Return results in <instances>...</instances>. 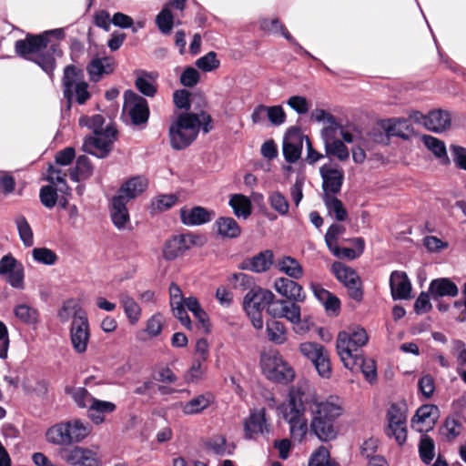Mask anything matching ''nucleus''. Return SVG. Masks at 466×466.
I'll return each instance as SVG.
<instances>
[{
    "label": "nucleus",
    "mask_w": 466,
    "mask_h": 466,
    "mask_svg": "<svg viewBox=\"0 0 466 466\" xmlns=\"http://www.w3.org/2000/svg\"><path fill=\"white\" fill-rule=\"evenodd\" d=\"M311 397L312 400L307 405L310 413L309 433L322 442L337 439V420L343 413L342 406L329 400L319 401L312 390Z\"/></svg>",
    "instance_id": "f257e3e1"
},
{
    "label": "nucleus",
    "mask_w": 466,
    "mask_h": 466,
    "mask_svg": "<svg viewBox=\"0 0 466 466\" xmlns=\"http://www.w3.org/2000/svg\"><path fill=\"white\" fill-rule=\"evenodd\" d=\"M205 134L212 130V118L209 114L182 112L177 115L168 128L170 146L175 150H183L189 147L198 137L199 129Z\"/></svg>",
    "instance_id": "f03ea898"
},
{
    "label": "nucleus",
    "mask_w": 466,
    "mask_h": 466,
    "mask_svg": "<svg viewBox=\"0 0 466 466\" xmlns=\"http://www.w3.org/2000/svg\"><path fill=\"white\" fill-rule=\"evenodd\" d=\"M311 400V390L299 386L290 389L288 403L279 407L284 420L289 425L290 437L295 441L300 442L309 431L304 412Z\"/></svg>",
    "instance_id": "7ed1b4c3"
},
{
    "label": "nucleus",
    "mask_w": 466,
    "mask_h": 466,
    "mask_svg": "<svg viewBox=\"0 0 466 466\" xmlns=\"http://www.w3.org/2000/svg\"><path fill=\"white\" fill-rule=\"evenodd\" d=\"M88 422L81 420H68L50 427L46 433L47 442L57 446H69L81 442L90 433Z\"/></svg>",
    "instance_id": "20e7f679"
},
{
    "label": "nucleus",
    "mask_w": 466,
    "mask_h": 466,
    "mask_svg": "<svg viewBox=\"0 0 466 466\" xmlns=\"http://www.w3.org/2000/svg\"><path fill=\"white\" fill-rule=\"evenodd\" d=\"M62 90L67 109H70L74 98L77 104L84 105L91 96L88 84L84 79V71L74 65H68L64 68Z\"/></svg>",
    "instance_id": "39448f33"
},
{
    "label": "nucleus",
    "mask_w": 466,
    "mask_h": 466,
    "mask_svg": "<svg viewBox=\"0 0 466 466\" xmlns=\"http://www.w3.org/2000/svg\"><path fill=\"white\" fill-rule=\"evenodd\" d=\"M300 353L315 367L323 379H329L332 374L329 354L327 349L317 342H304L299 346Z\"/></svg>",
    "instance_id": "423d86ee"
},
{
    "label": "nucleus",
    "mask_w": 466,
    "mask_h": 466,
    "mask_svg": "<svg viewBox=\"0 0 466 466\" xmlns=\"http://www.w3.org/2000/svg\"><path fill=\"white\" fill-rule=\"evenodd\" d=\"M116 135L117 130L114 126H106L102 134L86 137L82 145V150L98 158H105L111 152Z\"/></svg>",
    "instance_id": "0eeeda50"
},
{
    "label": "nucleus",
    "mask_w": 466,
    "mask_h": 466,
    "mask_svg": "<svg viewBox=\"0 0 466 466\" xmlns=\"http://www.w3.org/2000/svg\"><path fill=\"white\" fill-rule=\"evenodd\" d=\"M123 113L127 114L134 126L145 125L149 118V107L146 98L133 90L124 93Z\"/></svg>",
    "instance_id": "6e6552de"
},
{
    "label": "nucleus",
    "mask_w": 466,
    "mask_h": 466,
    "mask_svg": "<svg viewBox=\"0 0 466 466\" xmlns=\"http://www.w3.org/2000/svg\"><path fill=\"white\" fill-rule=\"evenodd\" d=\"M262 368L268 379L279 383H288L295 377L291 366L276 352L263 358Z\"/></svg>",
    "instance_id": "1a4fd4ad"
},
{
    "label": "nucleus",
    "mask_w": 466,
    "mask_h": 466,
    "mask_svg": "<svg viewBox=\"0 0 466 466\" xmlns=\"http://www.w3.org/2000/svg\"><path fill=\"white\" fill-rule=\"evenodd\" d=\"M332 272L336 279L347 288L349 296L352 299L358 302L362 300L363 289L361 281L353 268L341 262H334L332 264Z\"/></svg>",
    "instance_id": "9d476101"
},
{
    "label": "nucleus",
    "mask_w": 466,
    "mask_h": 466,
    "mask_svg": "<svg viewBox=\"0 0 466 466\" xmlns=\"http://www.w3.org/2000/svg\"><path fill=\"white\" fill-rule=\"evenodd\" d=\"M387 420L386 435L394 438L396 442L402 446L407 441L405 411L397 403H392L387 411Z\"/></svg>",
    "instance_id": "9b49d317"
},
{
    "label": "nucleus",
    "mask_w": 466,
    "mask_h": 466,
    "mask_svg": "<svg viewBox=\"0 0 466 466\" xmlns=\"http://www.w3.org/2000/svg\"><path fill=\"white\" fill-rule=\"evenodd\" d=\"M59 454L63 461L72 466L101 465V461L96 452L81 446L61 449Z\"/></svg>",
    "instance_id": "f8f14e48"
},
{
    "label": "nucleus",
    "mask_w": 466,
    "mask_h": 466,
    "mask_svg": "<svg viewBox=\"0 0 466 466\" xmlns=\"http://www.w3.org/2000/svg\"><path fill=\"white\" fill-rule=\"evenodd\" d=\"M265 408L250 410L248 416L244 420V437L246 440H255L258 435H266L270 431Z\"/></svg>",
    "instance_id": "ddd939ff"
},
{
    "label": "nucleus",
    "mask_w": 466,
    "mask_h": 466,
    "mask_svg": "<svg viewBox=\"0 0 466 466\" xmlns=\"http://www.w3.org/2000/svg\"><path fill=\"white\" fill-rule=\"evenodd\" d=\"M324 196H335L339 193L344 181V171L339 166L324 164L319 168Z\"/></svg>",
    "instance_id": "4468645a"
},
{
    "label": "nucleus",
    "mask_w": 466,
    "mask_h": 466,
    "mask_svg": "<svg viewBox=\"0 0 466 466\" xmlns=\"http://www.w3.org/2000/svg\"><path fill=\"white\" fill-rule=\"evenodd\" d=\"M303 138L300 129L297 127H289L284 137L282 152L285 160L293 164L296 163L302 152Z\"/></svg>",
    "instance_id": "2eb2a0df"
},
{
    "label": "nucleus",
    "mask_w": 466,
    "mask_h": 466,
    "mask_svg": "<svg viewBox=\"0 0 466 466\" xmlns=\"http://www.w3.org/2000/svg\"><path fill=\"white\" fill-rule=\"evenodd\" d=\"M90 339V329L87 316L73 319L70 327V339L76 352L81 354L86 351Z\"/></svg>",
    "instance_id": "dca6fc26"
},
{
    "label": "nucleus",
    "mask_w": 466,
    "mask_h": 466,
    "mask_svg": "<svg viewBox=\"0 0 466 466\" xmlns=\"http://www.w3.org/2000/svg\"><path fill=\"white\" fill-rule=\"evenodd\" d=\"M197 237L193 234H181L167 239L163 247V258L166 260H174L182 256L196 244Z\"/></svg>",
    "instance_id": "f3484780"
},
{
    "label": "nucleus",
    "mask_w": 466,
    "mask_h": 466,
    "mask_svg": "<svg viewBox=\"0 0 466 466\" xmlns=\"http://www.w3.org/2000/svg\"><path fill=\"white\" fill-rule=\"evenodd\" d=\"M49 43L50 40L46 39V35L28 34L25 39L15 42V50L19 56L31 61L34 57L30 56H36L37 53L47 48Z\"/></svg>",
    "instance_id": "a211bd4d"
},
{
    "label": "nucleus",
    "mask_w": 466,
    "mask_h": 466,
    "mask_svg": "<svg viewBox=\"0 0 466 466\" xmlns=\"http://www.w3.org/2000/svg\"><path fill=\"white\" fill-rule=\"evenodd\" d=\"M215 217V211L201 206L183 207L179 210L180 221L187 227H197L209 223Z\"/></svg>",
    "instance_id": "6ab92c4d"
},
{
    "label": "nucleus",
    "mask_w": 466,
    "mask_h": 466,
    "mask_svg": "<svg viewBox=\"0 0 466 466\" xmlns=\"http://www.w3.org/2000/svg\"><path fill=\"white\" fill-rule=\"evenodd\" d=\"M273 299L275 295L272 291L260 287L252 288L244 297L243 309L247 313L263 311Z\"/></svg>",
    "instance_id": "aec40b11"
},
{
    "label": "nucleus",
    "mask_w": 466,
    "mask_h": 466,
    "mask_svg": "<svg viewBox=\"0 0 466 466\" xmlns=\"http://www.w3.org/2000/svg\"><path fill=\"white\" fill-rule=\"evenodd\" d=\"M170 307L175 318L188 330L192 329L191 319L184 309V299L178 285L172 282L169 286Z\"/></svg>",
    "instance_id": "412c9836"
},
{
    "label": "nucleus",
    "mask_w": 466,
    "mask_h": 466,
    "mask_svg": "<svg viewBox=\"0 0 466 466\" xmlns=\"http://www.w3.org/2000/svg\"><path fill=\"white\" fill-rule=\"evenodd\" d=\"M62 55L63 52L59 44L54 43L50 46L48 45L47 48L37 53L31 61L38 65L43 71L53 78L54 70L56 68V58L61 57Z\"/></svg>",
    "instance_id": "4be33fe9"
},
{
    "label": "nucleus",
    "mask_w": 466,
    "mask_h": 466,
    "mask_svg": "<svg viewBox=\"0 0 466 466\" xmlns=\"http://www.w3.org/2000/svg\"><path fill=\"white\" fill-rule=\"evenodd\" d=\"M274 289L279 294L287 298L289 301L304 302L306 299L302 286L289 278L281 277L276 279Z\"/></svg>",
    "instance_id": "5701e85b"
},
{
    "label": "nucleus",
    "mask_w": 466,
    "mask_h": 466,
    "mask_svg": "<svg viewBox=\"0 0 466 466\" xmlns=\"http://www.w3.org/2000/svg\"><path fill=\"white\" fill-rule=\"evenodd\" d=\"M115 68L116 62L111 56L94 57L86 65L89 80L94 83L99 82L104 76L112 74Z\"/></svg>",
    "instance_id": "b1692460"
},
{
    "label": "nucleus",
    "mask_w": 466,
    "mask_h": 466,
    "mask_svg": "<svg viewBox=\"0 0 466 466\" xmlns=\"http://www.w3.org/2000/svg\"><path fill=\"white\" fill-rule=\"evenodd\" d=\"M390 288L393 300L410 298L411 283L404 271L394 270L390 277Z\"/></svg>",
    "instance_id": "393cba45"
},
{
    "label": "nucleus",
    "mask_w": 466,
    "mask_h": 466,
    "mask_svg": "<svg viewBox=\"0 0 466 466\" xmlns=\"http://www.w3.org/2000/svg\"><path fill=\"white\" fill-rule=\"evenodd\" d=\"M274 254L270 249H266L253 256L252 258H246L239 265V268L249 270L256 273L266 272L270 268L273 264Z\"/></svg>",
    "instance_id": "a878e982"
},
{
    "label": "nucleus",
    "mask_w": 466,
    "mask_h": 466,
    "mask_svg": "<svg viewBox=\"0 0 466 466\" xmlns=\"http://www.w3.org/2000/svg\"><path fill=\"white\" fill-rule=\"evenodd\" d=\"M381 127L386 132L388 137H398L404 140L410 138L413 134V127L410 120L405 118H392L383 120Z\"/></svg>",
    "instance_id": "bb28decb"
},
{
    "label": "nucleus",
    "mask_w": 466,
    "mask_h": 466,
    "mask_svg": "<svg viewBox=\"0 0 466 466\" xmlns=\"http://www.w3.org/2000/svg\"><path fill=\"white\" fill-rule=\"evenodd\" d=\"M429 293L434 301H438L442 297H456L459 293V289L451 279L439 278L431 281Z\"/></svg>",
    "instance_id": "cd10ccee"
},
{
    "label": "nucleus",
    "mask_w": 466,
    "mask_h": 466,
    "mask_svg": "<svg viewBox=\"0 0 466 466\" xmlns=\"http://www.w3.org/2000/svg\"><path fill=\"white\" fill-rule=\"evenodd\" d=\"M361 347L353 343V339L344 331H339L337 338L336 349L343 365L348 364L360 355L359 350Z\"/></svg>",
    "instance_id": "c85d7f7f"
},
{
    "label": "nucleus",
    "mask_w": 466,
    "mask_h": 466,
    "mask_svg": "<svg viewBox=\"0 0 466 466\" xmlns=\"http://www.w3.org/2000/svg\"><path fill=\"white\" fill-rule=\"evenodd\" d=\"M344 367L351 371L360 370L370 383H373L377 380L376 362L371 359H365L361 354L355 356L349 365L345 364Z\"/></svg>",
    "instance_id": "c756f323"
},
{
    "label": "nucleus",
    "mask_w": 466,
    "mask_h": 466,
    "mask_svg": "<svg viewBox=\"0 0 466 466\" xmlns=\"http://www.w3.org/2000/svg\"><path fill=\"white\" fill-rule=\"evenodd\" d=\"M127 204V202H125L121 196H114L111 199V220L114 226L120 230L125 229L130 220Z\"/></svg>",
    "instance_id": "7c9ffc66"
},
{
    "label": "nucleus",
    "mask_w": 466,
    "mask_h": 466,
    "mask_svg": "<svg viewBox=\"0 0 466 466\" xmlns=\"http://www.w3.org/2000/svg\"><path fill=\"white\" fill-rule=\"evenodd\" d=\"M451 124V117L450 113L442 109H437L427 114L424 127L431 132L441 133L447 130Z\"/></svg>",
    "instance_id": "2f4dec72"
},
{
    "label": "nucleus",
    "mask_w": 466,
    "mask_h": 466,
    "mask_svg": "<svg viewBox=\"0 0 466 466\" xmlns=\"http://www.w3.org/2000/svg\"><path fill=\"white\" fill-rule=\"evenodd\" d=\"M147 187V182L144 177H133L122 184L116 196H121L125 202H128L144 192Z\"/></svg>",
    "instance_id": "473e14b6"
},
{
    "label": "nucleus",
    "mask_w": 466,
    "mask_h": 466,
    "mask_svg": "<svg viewBox=\"0 0 466 466\" xmlns=\"http://www.w3.org/2000/svg\"><path fill=\"white\" fill-rule=\"evenodd\" d=\"M217 233L222 238H237L241 234L238 222L231 217H219L214 223Z\"/></svg>",
    "instance_id": "72a5a7b5"
},
{
    "label": "nucleus",
    "mask_w": 466,
    "mask_h": 466,
    "mask_svg": "<svg viewBox=\"0 0 466 466\" xmlns=\"http://www.w3.org/2000/svg\"><path fill=\"white\" fill-rule=\"evenodd\" d=\"M213 400L214 396L211 392L199 394L187 401L182 407V411L185 415L199 414L208 408Z\"/></svg>",
    "instance_id": "f704fd0d"
},
{
    "label": "nucleus",
    "mask_w": 466,
    "mask_h": 466,
    "mask_svg": "<svg viewBox=\"0 0 466 466\" xmlns=\"http://www.w3.org/2000/svg\"><path fill=\"white\" fill-rule=\"evenodd\" d=\"M439 409L436 405L433 404H424L421 405L415 412L414 416L411 419L412 425L414 423H427L428 429L431 430L435 425L437 417H438Z\"/></svg>",
    "instance_id": "c9c22d12"
},
{
    "label": "nucleus",
    "mask_w": 466,
    "mask_h": 466,
    "mask_svg": "<svg viewBox=\"0 0 466 466\" xmlns=\"http://www.w3.org/2000/svg\"><path fill=\"white\" fill-rule=\"evenodd\" d=\"M184 309H188L196 319L200 323L206 333L210 331V323L208 313L202 309L198 299L190 296L184 299Z\"/></svg>",
    "instance_id": "e433bc0d"
},
{
    "label": "nucleus",
    "mask_w": 466,
    "mask_h": 466,
    "mask_svg": "<svg viewBox=\"0 0 466 466\" xmlns=\"http://www.w3.org/2000/svg\"><path fill=\"white\" fill-rule=\"evenodd\" d=\"M14 315L23 324L27 326H35L39 322V311L36 308L20 303L14 307Z\"/></svg>",
    "instance_id": "4c0bfd02"
},
{
    "label": "nucleus",
    "mask_w": 466,
    "mask_h": 466,
    "mask_svg": "<svg viewBox=\"0 0 466 466\" xmlns=\"http://www.w3.org/2000/svg\"><path fill=\"white\" fill-rule=\"evenodd\" d=\"M93 175V167L90 159L86 155L76 158L75 167L70 171V179L73 182H80L89 178Z\"/></svg>",
    "instance_id": "58836bf2"
},
{
    "label": "nucleus",
    "mask_w": 466,
    "mask_h": 466,
    "mask_svg": "<svg viewBox=\"0 0 466 466\" xmlns=\"http://www.w3.org/2000/svg\"><path fill=\"white\" fill-rule=\"evenodd\" d=\"M228 205L233 209V213L238 218H248L252 212V204L250 199L242 194H234L230 197Z\"/></svg>",
    "instance_id": "ea45409f"
},
{
    "label": "nucleus",
    "mask_w": 466,
    "mask_h": 466,
    "mask_svg": "<svg viewBox=\"0 0 466 466\" xmlns=\"http://www.w3.org/2000/svg\"><path fill=\"white\" fill-rule=\"evenodd\" d=\"M279 271L285 273L289 279H299L303 276V268L300 263L293 257L284 256L277 262Z\"/></svg>",
    "instance_id": "a19ab883"
},
{
    "label": "nucleus",
    "mask_w": 466,
    "mask_h": 466,
    "mask_svg": "<svg viewBox=\"0 0 466 466\" xmlns=\"http://www.w3.org/2000/svg\"><path fill=\"white\" fill-rule=\"evenodd\" d=\"M421 141L423 142L424 146L430 151H431L436 157L441 159V162L442 164L447 165L450 163V159L447 155L446 146L443 141L431 135H423L421 137Z\"/></svg>",
    "instance_id": "79ce46f5"
},
{
    "label": "nucleus",
    "mask_w": 466,
    "mask_h": 466,
    "mask_svg": "<svg viewBox=\"0 0 466 466\" xmlns=\"http://www.w3.org/2000/svg\"><path fill=\"white\" fill-rule=\"evenodd\" d=\"M86 316V312L75 299L66 300L57 312V317L63 323L67 322L71 318L76 319L78 317Z\"/></svg>",
    "instance_id": "37998d69"
},
{
    "label": "nucleus",
    "mask_w": 466,
    "mask_h": 466,
    "mask_svg": "<svg viewBox=\"0 0 466 466\" xmlns=\"http://www.w3.org/2000/svg\"><path fill=\"white\" fill-rule=\"evenodd\" d=\"M119 300L129 322L131 324H136L139 320L141 315V309L138 303L126 293L120 295Z\"/></svg>",
    "instance_id": "c03bdc74"
},
{
    "label": "nucleus",
    "mask_w": 466,
    "mask_h": 466,
    "mask_svg": "<svg viewBox=\"0 0 466 466\" xmlns=\"http://www.w3.org/2000/svg\"><path fill=\"white\" fill-rule=\"evenodd\" d=\"M323 202L329 215H333L337 221H345L348 218L347 209L343 203L335 196H323Z\"/></svg>",
    "instance_id": "a18cd8bd"
},
{
    "label": "nucleus",
    "mask_w": 466,
    "mask_h": 466,
    "mask_svg": "<svg viewBox=\"0 0 466 466\" xmlns=\"http://www.w3.org/2000/svg\"><path fill=\"white\" fill-rule=\"evenodd\" d=\"M354 248H339L333 250V255L339 258L355 259L362 255L365 248V241L362 238L352 239Z\"/></svg>",
    "instance_id": "49530a36"
},
{
    "label": "nucleus",
    "mask_w": 466,
    "mask_h": 466,
    "mask_svg": "<svg viewBox=\"0 0 466 466\" xmlns=\"http://www.w3.org/2000/svg\"><path fill=\"white\" fill-rule=\"evenodd\" d=\"M267 336L269 341L280 345L286 341V328L283 322L271 319L266 325Z\"/></svg>",
    "instance_id": "de8ad7c7"
},
{
    "label": "nucleus",
    "mask_w": 466,
    "mask_h": 466,
    "mask_svg": "<svg viewBox=\"0 0 466 466\" xmlns=\"http://www.w3.org/2000/svg\"><path fill=\"white\" fill-rule=\"evenodd\" d=\"M15 223L17 228L19 238L23 244L26 248L32 247L34 245V234L25 217L23 215L16 216L15 218Z\"/></svg>",
    "instance_id": "09e8293b"
},
{
    "label": "nucleus",
    "mask_w": 466,
    "mask_h": 466,
    "mask_svg": "<svg viewBox=\"0 0 466 466\" xmlns=\"http://www.w3.org/2000/svg\"><path fill=\"white\" fill-rule=\"evenodd\" d=\"M418 449L421 461L426 465L431 464L435 456V443L432 438L426 434L422 435Z\"/></svg>",
    "instance_id": "8fccbe9b"
},
{
    "label": "nucleus",
    "mask_w": 466,
    "mask_h": 466,
    "mask_svg": "<svg viewBox=\"0 0 466 466\" xmlns=\"http://www.w3.org/2000/svg\"><path fill=\"white\" fill-rule=\"evenodd\" d=\"M324 146L327 157H336L340 161H345L350 157L348 147L339 139H333L332 141L326 139Z\"/></svg>",
    "instance_id": "3c124183"
},
{
    "label": "nucleus",
    "mask_w": 466,
    "mask_h": 466,
    "mask_svg": "<svg viewBox=\"0 0 466 466\" xmlns=\"http://www.w3.org/2000/svg\"><path fill=\"white\" fill-rule=\"evenodd\" d=\"M135 86L141 94L148 97L154 96L157 91L150 73L146 71H142L141 75L137 77Z\"/></svg>",
    "instance_id": "603ef678"
},
{
    "label": "nucleus",
    "mask_w": 466,
    "mask_h": 466,
    "mask_svg": "<svg viewBox=\"0 0 466 466\" xmlns=\"http://www.w3.org/2000/svg\"><path fill=\"white\" fill-rule=\"evenodd\" d=\"M156 24L159 31L167 35L172 31L174 25V16L167 5H165L156 16Z\"/></svg>",
    "instance_id": "864d4df0"
},
{
    "label": "nucleus",
    "mask_w": 466,
    "mask_h": 466,
    "mask_svg": "<svg viewBox=\"0 0 466 466\" xmlns=\"http://www.w3.org/2000/svg\"><path fill=\"white\" fill-rule=\"evenodd\" d=\"M205 363V361L193 359L190 368L184 375L185 381L188 384L198 383L204 378L206 372Z\"/></svg>",
    "instance_id": "5fc2aeb1"
},
{
    "label": "nucleus",
    "mask_w": 466,
    "mask_h": 466,
    "mask_svg": "<svg viewBox=\"0 0 466 466\" xmlns=\"http://www.w3.org/2000/svg\"><path fill=\"white\" fill-rule=\"evenodd\" d=\"M309 466H339V464L330 460L327 448L320 446L311 455Z\"/></svg>",
    "instance_id": "6e6d98bb"
},
{
    "label": "nucleus",
    "mask_w": 466,
    "mask_h": 466,
    "mask_svg": "<svg viewBox=\"0 0 466 466\" xmlns=\"http://www.w3.org/2000/svg\"><path fill=\"white\" fill-rule=\"evenodd\" d=\"M270 207L280 216H286L289 213V203L286 197L279 191L271 192L268 196Z\"/></svg>",
    "instance_id": "4d7b16f0"
},
{
    "label": "nucleus",
    "mask_w": 466,
    "mask_h": 466,
    "mask_svg": "<svg viewBox=\"0 0 466 466\" xmlns=\"http://www.w3.org/2000/svg\"><path fill=\"white\" fill-rule=\"evenodd\" d=\"M284 38L289 41L293 46L294 51L301 56H305L307 57H309L313 61H315L319 66L323 67L325 70L329 72L330 74H334V72L326 66L320 59L314 56L311 53H309L308 50H306L292 35L289 32H285Z\"/></svg>",
    "instance_id": "13d9d810"
},
{
    "label": "nucleus",
    "mask_w": 466,
    "mask_h": 466,
    "mask_svg": "<svg viewBox=\"0 0 466 466\" xmlns=\"http://www.w3.org/2000/svg\"><path fill=\"white\" fill-rule=\"evenodd\" d=\"M463 425L456 416H449L443 423L445 436L448 441L456 439L461 432Z\"/></svg>",
    "instance_id": "bf43d9fd"
},
{
    "label": "nucleus",
    "mask_w": 466,
    "mask_h": 466,
    "mask_svg": "<svg viewBox=\"0 0 466 466\" xmlns=\"http://www.w3.org/2000/svg\"><path fill=\"white\" fill-rule=\"evenodd\" d=\"M39 198L41 204L46 208H53L57 202V188L52 185L43 186L40 188Z\"/></svg>",
    "instance_id": "052dcab7"
},
{
    "label": "nucleus",
    "mask_w": 466,
    "mask_h": 466,
    "mask_svg": "<svg viewBox=\"0 0 466 466\" xmlns=\"http://www.w3.org/2000/svg\"><path fill=\"white\" fill-rule=\"evenodd\" d=\"M32 256L36 262L46 266L54 265L57 260V255L47 248H35Z\"/></svg>",
    "instance_id": "680f3d73"
},
{
    "label": "nucleus",
    "mask_w": 466,
    "mask_h": 466,
    "mask_svg": "<svg viewBox=\"0 0 466 466\" xmlns=\"http://www.w3.org/2000/svg\"><path fill=\"white\" fill-rule=\"evenodd\" d=\"M219 65L220 62L217 58V54L214 51L208 52L196 61V66L203 72H211L217 69Z\"/></svg>",
    "instance_id": "e2e57ef3"
},
{
    "label": "nucleus",
    "mask_w": 466,
    "mask_h": 466,
    "mask_svg": "<svg viewBox=\"0 0 466 466\" xmlns=\"http://www.w3.org/2000/svg\"><path fill=\"white\" fill-rule=\"evenodd\" d=\"M66 392L71 395L79 408L89 407L90 403H92V399H95L84 387L72 389L70 391L66 390Z\"/></svg>",
    "instance_id": "0e129e2a"
},
{
    "label": "nucleus",
    "mask_w": 466,
    "mask_h": 466,
    "mask_svg": "<svg viewBox=\"0 0 466 466\" xmlns=\"http://www.w3.org/2000/svg\"><path fill=\"white\" fill-rule=\"evenodd\" d=\"M267 118L273 127H279L286 122L287 115L279 105L267 106Z\"/></svg>",
    "instance_id": "69168bd1"
},
{
    "label": "nucleus",
    "mask_w": 466,
    "mask_h": 466,
    "mask_svg": "<svg viewBox=\"0 0 466 466\" xmlns=\"http://www.w3.org/2000/svg\"><path fill=\"white\" fill-rule=\"evenodd\" d=\"M177 201V197L173 194L160 195L151 202L152 208L157 211H165L171 208Z\"/></svg>",
    "instance_id": "338daca9"
},
{
    "label": "nucleus",
    "mask_w": 466,
    "mask_h": 466,
    "mask_svg": "<svg viewBox=\"0 0 466 466\" xmlns=\"http://www.w3.org/2000/svg\"><path fill=\"white\" fill-rule=\"evenodd\" d=\"M260 29L263 31H268L272 34L280 33L284 37L285 32H289L285 25L280 22L279 18L268 19L263 18L260 20Z\"/></svg>",
    "instance_id": "774afa93"
}]
</instances>
